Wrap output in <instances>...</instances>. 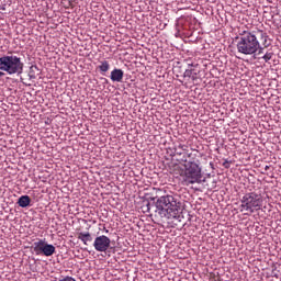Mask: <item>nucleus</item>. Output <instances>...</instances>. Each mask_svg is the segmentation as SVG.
<instances>
[{
  "mask_svg": "<svg viewBox=\"0 0 281 281\" xmlns=\"http://www.w3.org/2000/svg\"><path fill=\"white\" fill-rule=\"evenodd\" d=\"M188 157H192V154H189Z\"/></svg>",
  "mask_w": 281,
  "mask_h": 281,
  "instance_id": "23",
  "label": "nucleus"
},
{
  "mask_svg": "<svg viewBox=\"0 0 281 281\" xmlns=\"http://www.w3.org/2000/svg\"><path fill=\"white\" fill-rule=\"evenodd\" d=\"M98 69L101 74H106L111 69V64H109L108 60L100 61V65L98 66Z\"/></svg>",
  "mask_w": 281,
  "mask_h": 281,
  "instance_id": "11",
  "label": "nucleus"
},
{
  "mask_svg": "<svg viewBox=\"0 0 281 281\" xmlns=\"http://www.w3.org/2000/svg\"><path fill=\"white\" fill-rule=\"evenodd\" d=\"M194 72V69H188L184 71V78H193L192 74Z\"/></svg>",
  "mask_w": 281,
  "mask_h": 281,
  "instance_id": "15",
  "label": "nucleus"
},
{
  "mask_svg": "<svg viewBox=\"0 0 281 281\" xmlns=\"http://www.w3.org/2000/svg\"><path fill=\"white\" fill-rule=\"evenodd\" d=\"M260 38H265V33L260 30L249 32L247 35V54H254L252 58L257 60L265 54V48L260 47Z\"/></svg>",
  "mask_w": 281,
  "mask_h": 281,
  "instance_id": "4",
  "label": "nucleus"
},
{
  "mask_svg": "<svg viewBox=\"0 0 281 281\" xmlns=\"http://www.w3.org/2000/svg\"><path fill=\"white\" fill-rule=\"evenodd\" d=\"M179 148H181V150H186V148H188V146H186V145H179Z\"/></svg>",
  "mask_w": 281,
  "mask_h": 281,
  "instance_id": "18",
  "label": "nucleus"
},
{
  "mask_svg": "<svg viewBox=\"0 0 281 281\" xmlns=\"http://www.w3.org/2000/svg\"><path fill=\"white\" fill-rule=\"evenodd\" d=\"M223 166L226 168V169H229V166H231V162L228 160H225L223 162Z\"/></svg>",
  "mask_w": 281,
  "mask_h": 281,
  "instance_id": "16",
  "label": "nucleus"
},
{
  "mask_svg": "<svg viewBox=\"0 0 281 281\" xmlns=\"http://www.w3.org/2000/svg\"><path fill=\"white\" fill-rule=\"evenodd\" d=\"M184 170L180 173L184 186L201 183V167L196 161H188L183 165Z\"/></svg>",
  "mask_w": 281,
  "mask_h": 281,
  "instance_id": "3",
  "label": "nucleus"
},
{
  "mask_svg": "<svg viewBox=\"0 0 281 281\" xmlns=\"http://www.w3.org/2000/svg\"><path fill=\"white\" fill-rule=\"evenodd\" d=\"M177 155H181V151H176Z\"/></svg>",
  "mask_w": 281,
  "mask_h": 281,
  "instance_id": "22",
  "label": "nucleus"
},
{
  "mask_svg": "<svg viewBox=\"0 0 281 281\" xmlns=\"http://www.w3.org/2000/svg\"><path fill=\"white\" fill-rule=\"evenodd\" d=\"M260 58L265 60V63H269L273 58V52H267L265 55H260Z\"/></svg>",
  "mask_w": 281,
  "mask_h": 281,
  "instance_id": "13",
  "label": "nucleus"
},
{
  "mask_svg": "<svg viewBox=\"0 0 281 281\" xmlns=\"http://www.w3.org/2000/svg\"><path fill=\"white\" fill-rule=\"evenodd\" d=\"M24 64L16 55H5L0 57V71H5L9 76H21Z\"/></svg>",
  "mask_w": 281,
  "mask_h": 281,
  "instance_id": "2",
  "label": "nucleus"
},
{
  "mask_svg": "<svg viewBox=\"0 0 281 281\" xmlns=\"http://www.w3.org/2000/svg\"><path fill=\"white\" fill-rule=\"evenodd\" d=\"M262 205V195L260 193L251 192L248 193L247 198V210L254 212L255 210H260Z\"/></svg>",
  "mask_w": 281,
  "mask_h": 281,
  "instance_id": "7",
  "label": "nucleus"
},
{
  "mask_svg": "<svg viewBox=\"0 0 281 281\" xmlns=\"http://www.w3.org/2000/svg\"><path fill=\"white\" fill-rule=\"evenodd\" d=\"M32 203V199L30 195H22L18 200V205L20 207H29V205Z\"/></svg>",
  "mask_w": 281,
  "mask_h": 281,
  "instance_id": "10",
  "label": "nucleus"
},
{
  "mask_svg": "<svg viewBox=\"0 0 281 281\" xmlns=\"http://www.w3.org/2000/svg\"><path fill=\"white\" fill-rule=\"evenodd\" d=\"M35 71H38V67H36V66H31V67H30V72H29L30 78H36Z\"/></svg>",
  "mask_w": 281,
  "mask_h": 281,
  "instance_id": "14",
  "label": "nucleus"
},
{
  "mask_svg": "<svg viewBox=\"0 0 281 281\" xmlns=\"http://www.w3.org/2000/svg\"><path fill=\"white\" fill-rule=\"evenodd\" d=\"M156 212L161 218H181V202L172 195H162L156 201Z\"/></svg>",
  "mask_w": 281,
  "mask_h": 281,
  "instance_id": "1",
  "label": "nucleus"
},
{
  "mask_svg": "<svg viewBox=\"0 0 281 281\" xmlns=\"http://www.w3.org/2000/svg\"><path fill=\"white\" fill-rule=\"evenodd\" d=\"M33 250L36 256H46L49 257L53 254H56V247L52 244H47L45 239H38L33 244Z\"/></svg>",
  "mask_w": 281,
  "mask_h": 281,
  "instance_id": "5",
  "label": "nucleus"
},
{
  "mask_svg": "<svg viewBox=\"0 0 281 281\" xmlns=\"http://www.w3.org/2000/svg\"><path fill=\"white\" fill-rule=\"evenodd\" d=\"M77 238H78V240H81V243H83V245H89V243L93 241V237L91 236V233H89V232L78 233Z\"/></svg>",
  "mask_w": 281,
  "mask_h": 281,
  "instance_id": "9",
  "label": "nucleus"
},
{
  "mask_svg": "<svg viewBox=\"0 0 281 281\" xmlns=\"http://www.w3.org/2000/svg\"><path fill=\"white\" fill-rule=\"evenodd\" d=\"M2 76H5V74L0 71V78H2Z\"/></svg>",
  "mask_w": 281,
  "mask_h": 281,
  "instance_id": "19",
  "label": "nucleus"
},
{
  "mask_svg": "<svg viewBox=\"0 0 281 281\" xmlns=\"http://www.w3.org/2000/svg\"><path fill=\"white\" fill-rule=\"evenodd\" d=\"M252 126H256V123H252Z\"/></svg>",
  "mask_w": 281,
  "mask_h": 281,
  "instance_id": "24",
  "label": "nucleus"
},
{
  "mask_svg": "<svg viewBox=\"0 0 281 281\" xmlns=\"http://www.w3.org/2000/svg\"><path fill=\"white\" fill-rule=\"evenodd\" d=\"M110 78L112 82H122L124 80V70L115 68L111 71Z\"/></svg>",
  "mask_w": 281,
  "mask_h": 281,
  "instance_id": "8",
  "label": "nucleus"
},
{
  "mask_svg": "<svg viewBox=\"0 0 281 281\" xmlns=\"http://www.w3.org/2000/svg\"><path fill=\"white\" fill-rule=\"evenodd\" d=\"M177 155H181V151H176Z\"/></svg>",
  "mask_w": 281,
  "mask_h": 281,
  "instance_id": "21",
  "label": "nucleus"
},
{
  "mask_svg": "<svg viewBox=\"0 0 281 281\" xmlns=\"http://www.w3.org/2000/svg\"><path fill=\"white\" fill-rule=\"evenodd\" d=\"M93 247L95 251L99 252H106L109 251V248L111 247V238H109L105 235H100L94 238Z\"/></svg>",
  "mask_w": 281,
  "mask_h": 281,
  "instance_id": "6",
  "label": "nucleus"
},
{
  "mask_svg": "<svg viewBox=\"0 0 281 281\" xmlns=\"http://www.w3.org/2000/svg\"><path fill=\"white\" fill-rule=\"evenodd\" d=\"M237 49L240 54H247V40L245 37L237 44Z\"/></svg>",
  "mask_w": 281,
  "mask_h": 281,
  "instance_id": "12",
  "label": "nucleus"
},
{
  "mask_svg": "<svg viewBox=\"0 0 281 281\" xmlns=\"http://www.w3.org/2000/svg\"><path fill=\"white\" fill-rule=\"evenodd\" d=\"M265 170H269V166H266V167H265Z\"/></svg>",
  "mask_w": 281,
  "mask_h": 281,
  "instance_id": "20",
  "label": "nucleus"
},
{
  "mask_svg": "<svg viewBox=\"0 0 281 281\" xmlns=\"http://www.w3.org/2000/svg\"><path fill=\"white\" fill-rule=\"evenodd\" d=\"M192 76H193V77H191V80H193V81L196 80L198 77H196V72H194V70H193V72H192Z\"/></svg>",
  "mask_w": 281,
  "mask_h": 281,
  "instance_id": "17",
  "label": "nucleus"
}]
</instances>
